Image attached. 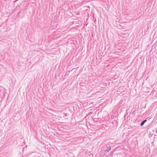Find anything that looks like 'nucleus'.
Listing matches in <instances>:
<instances>
[{
	"label": "nucleus",
	"mask_w": 157,
	"mask_h": 157,
	"mask_svg": "<svg viewBox=\"0 0 157 157\" xmlns=\"http://www.w3.org/2000/svg\"><path fill=\"white\" fill-rule=\"evenodd\" d=\"M107 149L106 150H105L104 151V153H105H105H108L109 152V151L111 149V147L110 146H108L107 147Z\"/></svg>",
	"instance_id": "1"
},
{
	"label": "nucleus",
	"mask_w": 157,
	"mask_h": 157,
	"mask_svg": "<svg viewBox=\"0 0 157 157\" xmlns=\"http://www.w3.org/2000/svg\"><path fill=\"white\" fill-rule=\"evenodd\" d=\"M147 120L146 119H145L142 122L140 123V126H142L147 121Z\"/></svg>",
	"instance_id": "2"
},
{
	"label": "nucleus",
	"mask_w": 157,
	"mask_h": 157,
	"mask_svg": "<svg viewBox=\"0 0 157 157\" xmlns=\"http://www.w3.org/2000/svg\"><path fill=\"white\" fill-rule=\"evenodd\" d=\"M92 113L91 112H90L89 113L88 115H90Z\"/></svg>",
	"instance_id": "3"
},
{
	"label": "nucleus",
	"mask_w": 157,
	"mask_h": 157,
	"mask_svg": "<svg viewBox=\"0 0 157 157\" xmlns=\"http://www.w3.org/2000/svg\"><path fill=\"white\" fill-rule=\"evenodd\" d=\"M156 133H157V128H156Z\"/></svg>",
	"instance_id": "4"
}]
</instances>
